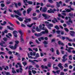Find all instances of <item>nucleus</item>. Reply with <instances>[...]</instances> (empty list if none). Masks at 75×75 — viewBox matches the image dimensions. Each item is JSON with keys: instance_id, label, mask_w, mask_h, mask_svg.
I'll return each mask as SVG.
<instances>
[{"instance_id": "obj_30", "label": "nucleus", "mask_w": 75, "mask_h": 75, "mask_svg": "<svg viewBox=\"0 0 75 75\" xmlns=\"http://www.w3.org/2000/svg\"><path fill=\"white\" fill-rule=\"evenodd\" d=\"M3 40L4 41H7L8 40V39L6 37H4L3 38Z\"/></svg>"}, {"instance_id": "obj_18", "label": "nucleus", "mask_w": 75, "mask_h": 75, "mask_svg": "<svg viewBox=\"0 0 75 75\" xmlns=\"http://www.w3.org/2000/svg\"><path fill=\"white\" fill-rule=\"evenodd\" d=\"M58 44L59 45H62V46H64V43H62V42H61V41H58Z\"/></svg>"}, {"instance_id": "obj_28", "label": "nucleus", "mask_w": 75, "mask_h": 75, "mask_svg": "<svg viewBox=\"0 0 75 75\" xmlns=\"http://www.w3.org/2000/svg\"><path fill=\"white\" fill-rule=\"evenodd\" d=\"M27 3H28V4H30V5H31L32 4H33V1H28Z\"/></svg>"}, {"instance_id": "obj_5", "label": "nucleus", "mask_w": 75, "mask_h": 75, "mask_svg": "<svg viewBox=\"0 0 75 75\" xmlns=\"http://www.w3.org/2000/svg\"><path fill=\"white\" fill-rule=\"evenodd\" d=\"M42 60L40 59L38 60H34L33 61L31 60H29V62H31V63H33V65H34V64H35V63L34 62V61H36V62H38L39 61H41Z\"/></svg>"}, {"instance_id": "obj_60", "label": "nucleus", "mask_w": 75, "mask_h": 75, "mask_svg": "<svg viewBox=\"0 0 75 75\" xmlns=\"http://www.w3.org/2000/svg\"><path fill=\"white\" fill-rule=\"evenodd\" d=\"M57 37H59V38H60L61 39V35H57Z\"/></svg>"}, {"instance_id": "obj_21", "label": "nucleus", "mask_w": 75, "mask_h": 75, "mask_svg": "<svg viewBox=\"0 0 75 75\" xmlns=\"http://www.w3.org/2000/svg\"><path fill=\"white\" fill-rule=\"evenodd\" d=\"M34 34L36 37H40L41 35V34L40 33H38V34L37 33H35Z\"/></svg>"}, {"instance_id": "obj_4", "label": "nucleus", "mask_w": 75, "mask_h": 75, "mask_svg": "<svg viewBox=\"0 0 75 75\" xmlns=\"http://www.w3.org/2000/svg\"><path fill=\"white\" fill-rule=\"evenodd\" d=\"M42 16L45 17V19H48L50 17V16H48V15L46 14L45 13H42Z\"/></svg>"}, {"instance_id": "obj_6", "label": "nucleus", "mask_w": 75, "mask_h": 75, "mask_svg": "<svg viewBox=\"0 0 75 75\" xmlns=\"http://www.w3.org/2000/svg\"><path fill=\"white\" fill-rule=\"evenodd\" d=\"M17 31L16 30H15L13 31V36L15 38H17V37H18V35H17Z\"/></svg>"}, {"instance_id": "obj_24", "label": "nucleus", "mask_w": 75, "mask_h": 75, "mask_svg": "<svg viewBox=\"0 0 75 75\" xmlns=\"http://www.w3.org/2000/svg\"><path fill=\"white\" fill-rule=\"evenodd\" d=\"M66 11L67 12V13H68L69 12H71V11L70 10V9L68 8H66L65 9Z\"/></svg>"}, {"instance_id": "obj_47", "label": "nucleus", "mask_w": 75, "mask_h": 75, "mask_svg": "<svg viewBox=\"0 0 75 75\" xmlns=\"http://www.w3.org/2000/svg\"><path fill=\"white\" fill-rule=\"evenodd\" d=\"M18 19L19 21H23V19H22V18L21 17H20L19 18H18Z\"/></svg>"}, {"instance_id": "obj_1", "label": "nucleus", "mask_w": 75, "mask_h": 75, "mask_svg": "<svg viewBox=\"0 0 75 75\" xmlns=\"http://www.w3.org/2000/svg\"><path fill=\"white\" fill-rule=\"evenodd\" d=\"M15 42L16 44H15L14 46L10 45H9L8 46L9 48H11V50H16V49L17 47V44H18V43H19V41L18 40H16L15 41Z\"/></svg>"}, {"instance_id": "obj_29", "label": "nucleus", "mask_w": 75, "mask_h": 75, "mask_svg": "<svg viewBox=\"0 0 75 75\" xmlns=\"http://www.w3.org/2000/svg\"><path fill=\"white\" fill-rule=\"evenodd\" d=\"M67 60H68L67 58H66L65 59H63L62 60V61L64 62H65L66 61H67Z\"/></svg>"}, {"instance_id": "obj_2", "label": "nucleus", "mask_w": 75, "mask_h": 75, "mask_svg": "<svg viewBox=\"0 0 75 75\" xmlns=\"http://www.w3.org/2000/svg\"><path fill=\"white\" fill-rule=\"evenodd\" d=\"M39 29L38 28V27L37 26L36 28V30L37 32H40L41 30H45V28L44 27H43L42 28V25L40 24L39 26Z\"/></svg>"}, {"instance_id": "obj_53", "label": "nucleus", "mask_w": 75, "mask_h": 75, "mask_svg": "<svg viewBox=\"0 0 75 75\" xmlns=\"http://www.w3.org/2000/svg\"><path fill=\"white\" fill-rule=\"evenodd\" d=\"M25 13H26V11L25 10H24L23 12V14L24 16H25Z\"/></svg>"}, {"instance_id": "obj_13", "label": "nucleus", "mask_w": 75, "mask_h": 75, "mask_svg": "<svg viewBox=\"0 0 75 75\" xmlns=\"http://www.w3.org/2000/svg\"><path fill=\"white\" fill-rule=\"evenodd\" d=\"M13 11L15 13H17L18 16L21 15V13H20V12H19V10H17V11H16V10H14Z\"/></svg>"}, {"instance_id": "obj_35", "label": "nucleus", "mask_w": 75, "mask_h": 75, "mask_svg": "<svg viewBox=\"0 0 75 75\" xmlns=\"http://www.w3.org/2000/svg\"><path fill=\"white\" fill-rule=\"evenodd\" d=\"M54 28H56L57 30H59V28L57 25H55L54 27Z\"/></svg>"}, {"instance_id": "obj_26", "label": "nucleus", "mask_w": 75, "mask_h": 75, "mask_svg": "<svg viewBox=\"0 0 75 75\" xmlns=\"http://www.w3.org/2000/svg\"><path fill=\"white\" fill-rule=\"evenodd\" d=\"M5 66H2V68H4V70H5L6 71L7 70V69H8V67L6 66V68H4Z\"/></svg>"}, {"instance_id": "obj_3", "label": "nucleus", "mask_w": 75, "mask_h": 75, "mask_svg": "<svg viewBox=\"0 0 75 75\" xmlns=\"http://www.w3.org/2000/svg\"><path fill=\"white\" fill-rule=\"evenodd\" d=\"M18 32L21 35L20 37L21 42H22V43H24V39H23V33H22L21 30H19Z\"/></svg>"}, {"instance_id": "obj_41", "label": "nucleus", "mask_w": 75, "mask_h": 75, "mask_svg": "<svg viewBox=\"0 0 75 75\" xmlns=\"http://www.w3.org/2000/svg\"><path fill=\"white\" fill-rule=\"evenodd\" d=\"M55 68V69H56V70H58V67H54V66H53V69H54Z\"/></svg>"}, {"instance_id": "obj_38", "label": "nucleus", "mask_w": 75, "mask_h": 75, "mask_svg": "<svg viewBox=\"0 0 75 75\" xmlns=\"http://www.w3.org/2000/svg\"><path fill=\"white\" fill-rule=\"evenodd\" d=\"M14 55H18V57H20V56L19 53H18L17 52H16V54H14Z\"/></svg>"}, {"instance_id": "obj_43", "label": "nucleus", "mask_w": 75, "mask_h": 75, "mask_svg": "<svg viewBox=\"0 0 75 75\" xmlns=\"http://www.w3.org/2000/svg\"><path fill=\"white\" fill-rule=\"evenodd\" d=\"M48 2L50 3H53L54 2L52 0H48Z\"/></svg>"}, {"instance_id": "obj_15", "label": "nucleus", "mask_w": 75, "mask_h": 75, "mask_svg": "<svg viewBox=\"0 0 75 75\" xmlns=\"http://www.w3.org/2000/svg\"><path fill=\"white\" fill-rule=\"evenodd\" d=\"M17 65H19V67H20V68L19 69L20 70H21V71H23V69H22V66H21V63L20 62H18L17 63Z\"/></svg>"}, {"instance_id": "obj_12", "label": "nucleus", "mask_w": 75, "mask_h": 75, "mask_svg": "<svg viewBox=\"0 0 75 75\" xmlns=\"http://www.w3.org/2000/svg\"><path fill=\"white\" fill-rule=\"evenodd\" d=\"M47 11V8L46 7H44L42 10V12L43 13H46Z\"/></svg>"}, {"instance_id": "obj_10", "label": "nucleus", "mask_w": 75, "mask_h": 75, "mask_svg": "<svg viewBox=\"0 0 75 75\" xmlns=\"http://www.w3.org/2000/svg\"><path fill=\"white\" fill-rule=\"evenodd\" d=\"M57 5L56 6L57 7H60V4L62 5V1H60L59 3L56 2Z\"/></svg>"}, {"instance_id": "obj_57", "label": "nucleus", "mask_w": 75, "mask_h": 75, "mask_svg": "<svg viewBox=\"0 0 75 75\" xmlns=\"http://www.w3.org/2000/svg\"><path fill=\"white\" fill-rule=\"evenodd\" d=\"M56 72L57 73V74H59V72H60V70H57L56 71Z\"/></svg>"}, {"instance_id": "obj_51", "label": "nucleus", "mask_w": 75, "mask_h": 75, "mask_svg": "<svg viewBox=\"0 0 75 75\" xmlns=\"http://www.w3.org/2000/svg\"><path fill=\"white\" fill-rule=\"evenodd\" d=\"M43 43L44 44H48V42H47V41L45 40L44 41V42H43Z\"/></svg>"}, {"instance_id": "obj_39", "label": "nucleus", "mask_w": 75, "mask_h": 75, "mask_svg": "<svg viewBox=\"0 0 75 75\" xmlns=\"http://www.w3.org/2000/svg\"><path fill=\"white\" fill-rule=\"evenodd\" d=\"M69 59L70 60H72V55H70L69 56Z\"/></svg>"}, {"instance_id": "obj_61", "label": "nucleus", "mask_w": 75, "mask_h": 75, "mask_svg": "<svg viewBox=\"0 0 75 75\" xmlns=\"http://www.w3.org/2000/svg\"><path fill=\"white\" fill-rule=\"evenodd\" d=\"M68 22H69V23H73L72 21H71V19H69Z\"/></svg>"}, {"instance_id": "obj_9", "label": "nucleus", "mask_w": 75, "mask_h": 75, "mask_svg": "<svg viewBox=\"0 0 75 75\" xmlns=\"http://www.w3.org/2000/svg\"><path fill=\"white\" fill-rule=\"evenodd\" d=\"M58 67L60 68L61 69V70H63V69H64V67L62 66V64L61 63H59L57 65Z\"/></svg>"}, {"instance_id": "obj_14", "label": "nucleus", "mask_w": 75, "mask_h": 75, "mask_svg": "<svg viewBox=\"0 0 75 75\" xmlns=\"http://www.w3.org/2000/svg\"><path fill=\"white\" fill-rule=\"evenodd\" d=\"M54 20H52V22L53 23H58V21L55 18H54Z\"/></svg>"}, {"instance_id": "obj_48", "label": "nucleus", "mask_w": 75, "mask_h": 75, "mask_svg": "<svg viewBox=\"0 0 75 75\" xmlns=\"http://www.w3.org/2000/svg\"><path fill=\"white\" fill-rule=\"evenodd\" d=\"M23 3L25 4H27V2H28L27 0H23Z\"/></svg>"}, {"instance_id": "obj_25", "label": "nucleus", "mask_w": 75, "mask_h": 75, "mask_svg": "<svg viewBox=\"0 0 75 75\" xmlns=\"http://www.w3.org/2000/svg\"><path fill=\"white\" fill-rule=\"evenodd\" d=\"M66 54L64 55V56H63V59H65V57H67V56L68 55H67L68 54V53H67V52H66Z\"/></svg>"}, {"instance_id": "obj_45", "label": "nucleus", "mask_w": 75, "mask_h": 75, "mask_svg": "<svg viewBox=\"0 0 75 75\" xmlns=\"http://www.w3.org/2000/svg\"><path fill=\"white\" fill-rule=\"evenodd\" d=\"M1 7H5V5L3 3L1 4Z\"/></svg>"}, {"instance_id": "obj_19", "label": "nucleus", "mask_w": 75, "mask_h": 75, "mask_svg": "<svg viewBox=\"0 0 75 75\" xmlns=\"http://www.w3.org/2000/svg\"><path fill=\"white\" fill-rule=\"evenodd\" d=\"M36 23H32L31 25H27V26L28 27H29V28H31L32 26H33V25H35V24H36Z\"/></svg>"}, {"instance_id": "obj_64", "label": "nucleus", "mask_w": 75, "mask_h": 75, "mask_svg": "<svg viewBox=\"0 0 75 75\" xmlns=\"http://www.w3.org/2000/svg\"><path fill=\"white\" fill-rule=\"evenodd\" d=\"M29 72V75H32L31 74V71H28Z\"/></svg>"}, {"instance_id": "obj_23", "label": "nucleus", "mask_w": 75, "mask_h": 75, "mask_svg": "<svg viewBox=\"0 0 75 75\" xmlns=\"http://www.w3.org/2000/svg\"><path fill=\"white\" fill-rule=\"evenodd\" d=\"M7 28L10 30H12V31H13V30H14V28H11L9 26H7Z\"/></svg>"}, {"instance_id": "obj_63", "label": "nucleus", "mask_w": 75, "mask_h": 75, "mask_svg": "<svg viewBox=\"0 0 75 75\" xmlns=\"http://www.w3.org/2000/svg\"><path fill=\"white\" fill-rule=\"evenodd\" d=\"M46 7H47V8L50 7V4H46Z\"/></svg>"}, {"instance_id": "obj_44", "label": "nucleus", "mask_w": 75, "mask_h": 75, "mask_svg": "<svg viewBox=\"0 0 75 75\" xmlns=\"http://www.w3.org/2000/svg\"><path fill=\"white\" fill-rule=\"evenodd\" d=\"M22 64H23V65H24V67L25 65H27V62H23Z\"/></svg>"}, {"instance_id": "obj_62", "label": "nucleus", "mask_w": 75, "mask_h": 75, "mask_svg": "<svg viewBox=\"0 0 75 75\" xmlns=\"http://www.w3.org/2000/svg\"><path fill=\"white\" fill-rule=\"evenodd\" d=\"M60 75H65V73L64 72H61L60 74Z\"/></svg>"}, {"instance_id": "obj_46", "label": "nucleus", "mask_w": 75, "mask_h": 75, "mask_svg": "<svg viewBox=\"0 0 75 75\" xmlns=\"http://www.w3.org/2000/svg\"><path fill=\"white\" fill-rule=\"evenodd\" d=\"M32 72L33 74H36V73H37V71L35 70H32Z\"/></svg>"}, {"instance_id": "obj_17", "label": "nucleus", "mask_w": 75, "mask_h": 75, "mask_svg": "<svg viewBox=\"0 0 75 75\" xmlns=\"http://www.w3.org/2000/svg\"><path fill=\"white\" fill-rule=\"evenodd\" d=\"M31 10H32V9L31 8H28L27 10V14H29L30 13V11H31Z\"/></svg>"}, {"instance_id": "obj_50", "label": "nucleus", "mask_w": 75, "mask_h": 75, "mask_svg": "<svg viewBox=\"0 0 75 75\" xmlns=\"http://www.w3.org/2000/svg\"><path fill=\"white\" fill-rule=\"evenodd\" d=\"M8 24H10L11 25V26H12V27H14V25H13V24L11 23L10 22H9Z\"/></svg>"}, {"instance_id": "obj_49", "label": "nucleus", "mask_w": 75, "mask_h": 75, "mask_svg": "<svg viewBox=\"0 0 75 75\" xmlns=\"http://www.w3.org/2000/svg\"><path fill=\"white\" fill-rule=\"evenodd\" d=\"M36 57V58H38V57H40V55H39L38 53H37Z\"/></svg>"}, {"instance_id": "obj_7", "label": "nucleus", "mask_w": 75, "mask_h": 75, "mask_svg": "<svg viewBox=\"0 0 75 75\" xmlns=\"http://www.w3.org/2000/svg\"><path fill=\"white\" fill-rule=\"evenodd\" d=\"M46 26H47V27L48 28L50 29V30H51V28L52 27H53V24L51 23H50V24H46Z\"/></svg>"}, {"instance_id": "obj_59", "label": "nucleus", "mask_w": 75, "mask_h": 75, "mask_svg": "<svg viewBox=\"0 0 75 75\" xmlns=\"http://www.w3.org/2000/svg\"><path fill=\"white\" fill-rule=\"evenodd\" d=\"M33 19L34 20H38V18L36 17H34L33 18Z\"/></svg>"}, {"instance_id": "obj_11", "label": "nucleus", "mask_w": 75, "mask_h": 75, "mask_svg": "<svg viewBox=\"0 0 75 75\" xmlns=\"http://www.w3.org/2000/svg\"><path fill=\"white\" fill-rule=\"evenodd\" d=\"M54 13V12L51 8H50L49 10H48L47 11V13Z\"/></svg>"}, {"instance_id": "obj_31", "label": "nucleus", "mask_w": 75, "mask_h": 75, "mask_svg": "<svg viewBox=\"0 0 75 75\" xmlns=\"http://www.w3.org/2000/svg\"><path fill=\"white\" fill-rule=\"evenodd\" d=\"M41 35V36H42V34H45V31H42V32H40V33Z\"/></svg>"}, {"instance_id": "obj_20", "label": "nucleus", "mask_w": 75, "mask_h": 75, "mask_svg": "<svg viewBox=\"0 0 75 75\" xmlns=\"http://www.w3.org/2000/svg\"><path fill=\"white\" fill-rule=\"evenodd\" d=\"M66 39L67 40H68L69 41V42H71L72 41V42H74V40H73L72 39H69L68 37H67L66 38Z\"/></svg>"}, {"instance_id": "obj_54", "label": "nucleus", "mask_w": 75, "mask_h": 75, "mask_svg": "<svg viewBox=\"0 0 75 75\" xmlns=\"http://www.w3.org/2000/svg\"><path fill=\"white\" fill-rule=\"evenodd\" d=\"M35 41L36 43H37V44H40V42H38V40H37V39H36L35 40Z\"/></svg>"}, {"instance_id": "obj_37", "label": "nucleus", "mask_w": 75, "mask_h": 75, "mask_svg": "<svg viewBox=\"0 0 75 75\" xmlns=\"http://www.w3.org/2000/svg\"><path fill=\"white\" fill-rule=\"evenodd\" d=\"M14 4L15 5V7L16 8H18V6L17 5V3L15 2L14 3Z\"/></svg>"}, {"instance_id": "obj_8", "label": "nucleus", "mask_w": 75, "mask_h": 75, "mask_svg": "<svg viewBox=\"0 0 75 75\" xmlns=\"http://www.w3.org/2000/svg\"><path fill=\"white\" fill-rule=\"evenodd\" d=\"M70 34L71 36L72 37H75V33L74 31H70Z\"/></svg>"}, {"instance_id": "obj_16", "label": "nucleus", "mask_w": 75, "mask_h": 75, "mask_svg": "<svg viewBox=\"0 0 75 75\" xmlns=\"http://www.w3.org/2000/svg\"><path fill=\"white\" fill-rule=\"evenodd\" d=\"M11 17H12V18H14V17H16V18H18V17H19V16H18L16 15H14V14H11Z\"/></svg>"}, {"instance_id": "obj_40", "label": "nucleus", "mask_w": 75, "mask_h": 75, "mask_svg": "<svg viewBox=\"0 0 75 75\" xmlns=\"http://www.w3.org/2000/svg\"><path fill=\"white\" fill-rule=\"evenodd\" d=\"M33 66L31 65H30L29 66V68H28V69L29 71H30L31 70V68H33Z\"/></svg>"}, {"instance_id": "obj_22", "label": "nucleus", "mask_w": 75, "mask_h": 75, "mask_svg": "<svg viewBox=\"0 0 75 75\" xmlns=\"http://www.w3.org/2000/svg\"><path fill=\"white\" fill-rule=\"evenodd\" d=\"M22 71L23 70H20V69H17L16 70V71L18 73H19V72L21 74H22V73H23V71Z\"/></svg>"}, {"instance_id": "obj_58", "label": "nucleus", "mask_w": 75, "mask_h": 75, "mask_svg": "<svg viewBox=\"0 0 75 75\" xmlns=\"http://www.w3.org/2000/svg\"><path fill=\"white\" fill-rule=\"evenodd\" d=\"M55 42V39H53L52 40L51 42Z\"/></svg>"}, {"instance_id": "obj_52", "label": "nucleus", "mask_w": 75, "mask_h": 75, "mask_svg": "<svg viewBox=\"0 0 75 75\" xmlns=\"http://www.w3.org/2000/svg\"><path fill=\"white\" fill-rule=\"evenodd\" d=\"M5 72L6 75H9L10 74V73H9V72H6V71H5Z\"/></svg>"}, {"instance_id": "obj_34", "label": "nucleus", "mask_w": 75, "mask_h": 75, "mask_svg": "<svg viewBox=\"0 0 75 75\" xmlns=\"http://www.w3.org/2000/svg\"><path fill=\"white\" fill-rule=\"evenodd\" d=\"M21 27H24V28L26 27V26L25 24H23V23H21Z\"/></svg>"}, {"instance_id": "obj_32", "label": "nucleus", "mask_w": 75, "mask_h": 75, "mask_svg": "<svg viewBox=\"0 0 75 75\" xmlns=\"http://www.w3.org/2000/svg\"><path fill=\"white\" fill-rule=\"evenodd\" d=\"M56 52L57 55H59V50H56Z\"/></svg>"}, {"instance_id": "obj_42", "label": "nucleus", "mask_w": 75, "mask_h": 75, "mask_svg": "<svg viewBox=\"0 0 75 75\" xmlns=\"http://www.w3.org/2000/svg\"><path fill=\"white\" fill-rule=\"evenodd\" d=\"M50 51H52V52H54V48H51V49H50Z\"/></svg>"}, {"instance_id": "obj_27", "label": "nucleus", "mask_w": 75, "mask_h": 75, "mask_svg": "<svg viewBox=\"0 0 75 75\" xmlns=\"http://www.w3.org/2000/svg\"><path fill=\"white\" fill-rule=\"evenodd\" d=\"M6 24H7V22H6V21H4V22L3 23H1V25H3V26L5 25H6Z\"/></svg>"}, {"instance_id": "obj_56", "label": "nucleus", "mask_w": 75, "mask_h": 75, "mask_svg": "<svg viewBox=\"0 0 75 75\" xmlns=\"http://www.w3.org/2000/svg\"><path fill=\"white\" fill-rule=\"evenodd\" d=\"M64 30L65 31H67V32H68V31H69V30H68V29L67 28H65Z\"/></svg>"}, {"instance_id": "obj_36", "label": "nucleus", "mask_w": 75, "mask_h": 75, "mask_svg": "<svg viewBox=\"0 0 75 75\" xmlns=\"http://www.w3.org/2000/svg\"><path fill=\"white\" fill-rule=\"evenodd\" d=\"M66 39V38L64 36H62L61 37V40H64Z\"/></svg>"}, {"instance_id": "obj_55", "label": "nucleus", "mask_w": 75, "mask_h": 75, "mask_svg": "<svg viewBox=\"0 0 75 75\" xmlns=\"http://www.w3.org/2000/svg\"><path fill=\"white\" fill-rule=\"evenodd\" d=\"M33 50H35L36 52H37V51H38V49L37 48H36L35 49V48H33Z\"/></svg>"}, {"instance_id": "obj_33", "label": "nucleus", "mask_w": 75, "mask_h": 75, "mask_svg": "<svg viewBox=\"0 0 75 75\" xmlns=\"http://www.w3.org/2000/svg\"><path fill=\"white\" fill-rule=\"evenodd\" d=\"M69 16H70V17H72V18L74 16V14H72L71 13H69Z\"/></svg>"}]
</instances>
